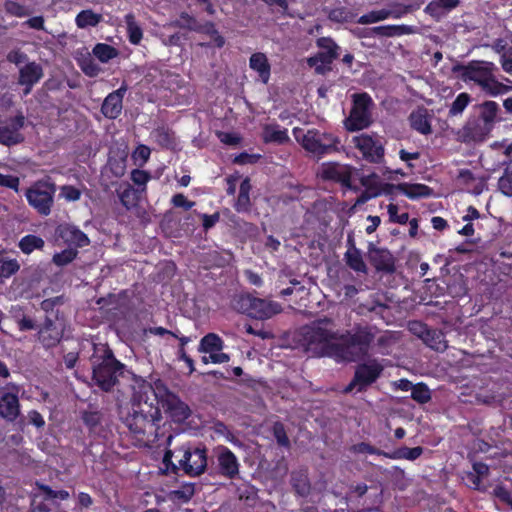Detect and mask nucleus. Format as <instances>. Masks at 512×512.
<instances>
[{"mask_svg": "<svg viewBox=\"0 0 512 512\" xmlns=\"http://www.w3.org/2000/svg\"><path fill=\"white\" fill-rule=\"evenodd\" d=\"M20 391L21 386L14 382L0 387V417L8 422H14L20 415Z\"/></svg>", "mask_w": 512, "mask_h": 512, "instance_id": "12", "label": "nucleus"}, {"mask_svg": "<svg viewBox=\"0 0 512 512\" xmlns=\"http://www.w3.org/2000/svg\"><path fill=\"white\" fill-rule=\"evenodd\" d=\"M155 142L163 149L174 150L177 146L175 133L167 126H159L152 131Z\"/></svg>", "mask_w": 512, "mask_h": 512, "instance_id": "33", "label": "nucleus"}, {"mask_svg": "<svg viewBox=\"0 0 512 512\" xmlns=\"http://www.w3.org/2000/svg\"><path fill=\"white\" fill-rule=\"evenodd\" d=\"M224 348V341L216 333H208L202 337L198 351L201 353L220 352Z\"/></svg>", "mask_w": 512, "mask_h": 512, "instance_id": "36", "label": "nucleus"}, {"mask_svg": "<svg viewBox=\"0 0 512 512\" xmlns=\"http://www.w3.org/2000/svg\"><path fill=\"white\" fill-rule=\"evenodd\" d=\"M375 327L356 324L352 331L339 333L337 343L326 346L327 357L337 362H356L369 356L375 340Z\"/></svg>", "mask_w": 512, "mask_h": 512, "instance_id": "3", "label": "nucleus"}, {"mask_svg": "<svg viewBox=\"0 0 512 512\" xmlns=\"http://www.w3.org/2000/svg\"><path fill=\"white\" fill-rule=\"evenodd\" d=\"M25 118L23 115H16L8 120V124L0 126V144L7 147L20 144L24 141V136L20 130L24 127Z\"/></svg>", "mask_w": 512, "mask_h": 512, "instance_id": "14", "label": "nucleus"}, {"mask_svg": "<svg viewBox=\"0 0 512 512\" xmlns=\"http://www.w3.org/2000/svg\"><path fill=\"white\" fill-rule=\"evenodd\" d=\"M369 261L377 271L393 273L396 269L392 253L386 248H377L372 243L369 246Z\"/></svg>", "mask_w": 512, "mask_h": 512, "instance_id": "19", "label": "nucleus"}, {"mask_svg": "<svg viewBox=\"0 0 512 512\" xmlns=\"http://www.w3.org/2000/svg\"><path fill=\"white\" fill-rule=\"evenodd\" d=\"M323 178L340 183L345 187H351V171L338 164H330L323 169Z\"/></svg>", "mask_w": 512, "mask_h": 512, "instance_id": "26", "label": "nucleus"}, {"mask_svg": "<svg viewBox=\"0 0 512 512\" xmlns=\"http://www.w3.org/2000/svg\"><path fill=\"white\" fill-rule=\"evenodd\" d=\"M171 203L174 207L183 208L186 211L190 210L195 205V202L188 200L182 193L173 195Z\"/></svg>", "mask_w": 512, "mask_h": 512, "instance_id": "64", "label": "nucleus"}, {"mask_svg": "<svg viewBox=\"0 0 512 512\" xmlns=\"http://www.w3.org/2000/svg\"><path fill=\"white\" fill-rule=\"evenodd\" d=\"M470 102V94H468L467 92H462L458 94L455 100L450 105L448 115L450 117L461 115Z\"/></svg>", "mask_w": 512, "mask_h": 512, "instance_id": "45", "label": "nucleus"}, {"mask_svg": "<svg viewBox=\"0 0 512 512\" xmlns=\"http://www.w3.org/2000/svg\"><path fill=\"white\" fill-rule=\"evenodd\" d=\"M459 3V0H433L426 5L424 12L435 20H440L448 12L456 8Z\"/></svg>", "mask_w": 512, "mask_h": 512, "instance_id": "25", "label": "nucleus"}, {"mask_svg": "<svg viewBox=\"0 0 512 512\" xmlns=\"http://www.w3.org/2000/svg\"><path fill=\"white\" fill-rule=\"evenodd\" d=\"M395 343V340L391 334H384L377 338L375 344V353L388 356L392 352V346Z\"/></svg>", "mask_w": 512, "mask_h": 512, "instance_id": "48", "label": "nucleus"}, {"mask_svg": "<svg viewBox=\"0 0 512 512\" xmlns=\"http://www.w3.org/2000/svg\"><path fill=\"white\" fill-rule=\"evenodd\" d=\"M81 420L87 427L90 435L100 436L103 431V413L99 410H84L81 412Z\"/></svg>", "mask_w": 512, "mask_h": 512, "instance_id": "32", "label": "nucleus"}, {"mask_svg": "<svg viewBox=\"0 0 512 512\" xmlns=\"http://www.w3.org/2000/svg\"><path fill=\"white\" fill-rule=\"evenodd\" d=\"M411 398L418 404H426L431 400V391L425 383L419 382L414 385Z\"/></svg>", "mask_w": 512, "mask_h": 512, "instance_id": "47", "label": "nucleus"}, {"mask_svg": "<svg viewBox=\"0 0 512 512\" xmlns=\"http://www.w3.org/2000/svg\"><path fill=\"white\" fill-rule=\"evenodd\" d=\"M56 187L54 183L39 180L25 192L28 204L41 216H48L54 204Z\"/></svg>", "mask_w": 512, "mask_h": 512, "instance_id": "10", "label": "nucleus"}, {"mask_svg": "<svg viewBox=\"0 0 512 512\" xmlns=\"http://www.w3.org/2000/svg\"><path fill=\"white\" fill-rule=\"evenodd\" d=\"M220 475L235 479L239 474V462L236 455L226 446H221L217 454Z\"/></svg>", "mask_w": 512, "mask_h": 512, "instance_id": "18", "label": "nucleus"}, {"mask_svg": "<svg viewBox=\"0 0 512 512\" xmlns=\"http://www.w3.org/2000/svg\"><path fill=\"white\" fill-rule=\"evenodd\" d=\"M492 127L485 124L478 118L467 121L463 127V137L465 141L483 142L489 136Z\"/></svg>", "mask_w": 512, "mask_h": 512, "instance_id": "21", "label": "nucleus"}, {"mask_svg": "<svg viewBox=\"0 0 512 512\" xmlns=\"http://www.w3.org/2000/svg\"><path fill=\"white\" fill-rule=\"evenodd\" d=\"M249 66L258 73L259 78L264 84L270 79L271 66L267 56L264 53L256 52L249 59Z\"/></svg>", "mask_w": 512, "mask_h": 512, "instance_id": "28", "label": "nucleus"}, {"mask_svg": "<svg viewBox=\"0 0 512 512\" xmlns=\"http://www.w3.org/2000/svg\"><path fill=\"white\" fill-rule=\"evenodd\" d=\"M403 29L404 26L386 25L374 27L373 31L375 34L379 36L393 37L396 35H400Z\"/></svg>", "mask_w": 512, "mask_h": 512, "instance_id": "60", "label": "nucleus"}, {"mask_svg": "<svg viewBox=\"0 0 512 512\" xmlns=\"http://www.w3.org/2000/svg\"><path fill=\"white\" fill-rule=\"evenodd\" d=\"M497 67L493 62L472 60L467 64L458 63L452 67V72L465 83H474L489 96H499L507 93L510 88L496 79Z\"/></svg>", "mask_w": 512, "mask_h": 512, "instance_id": "5", "label": "nucleus"}, {"mask_svg": "<svg viewBox=\"0 0 512 512\" xmlns=\"http://www.w3.org/2000/svg\"><path fill=\"white\" fill-rule=\"evenodd\" d=\"M232 307L241 314H245L256 320H266L282 311L277 302L266 300L253 295L239 294L232 300Z\"/></svg>", "mask_w": 512, "mask_h": 512, "instance_id": "8", "label": "nucleus"}, {"mask_svg": "<svg viewBox=\"0 0 512 512\" xmlns=\"http://www.w3.org/2000/svg\"><path fill=\"white\" fill-rule=\"evenodd\" d=\"M409 123L413 130L417 131L422 135H428L432 133V126L430 116L427 109L418 108L411 112L409 115Z\"/></svg>", "mask_w": 512, "mask_h": 512, "instance_id": "24", "label": "nucleus"}, {"mask_svg": "<svg viewBox=\"0 0 512 512\" xmlns=\"http://www.w3.org/2000/svg\"><path fill=\"white\" fill-rule=\"evenodd\" d=\"M195 494L194 483H184L178 490L172 491L174 499L179 500L183 503L189 502Z\"/></svg>", "mask_w": 512, "mask_h": 512, "instance_id": "54", "label": "nucleus"}, {"mask_svg": "<svg viewBox=\"0 0 512 512\" xmlns=\"http://www.w3.org/2000/svg\"><path fill=\"white\" fill-rule=\"evenodd\" d=\"M262 140L264 143L285 144L290 141L288 130L278 124H266L263 127Z\"/></svg>", "mask_w": 512, "mask_h": 512, "instance_id": "29", "label": "nucleus"}, {"mask_svg": "<svg viewBox=\"0 0 512 512\" xmlns=\"http://www.w3.org/2000/svg\"><path fill=\"white\" fill-rule=\"evenodd\" d=\"M20 269V264L17 259L7 257L0 258V278H10L16 274Z\"/></svg>", "mask_w": 512, "mask_h": 512, "instance_id": "46", "label": "nucleus"}, {"mask_svg": "<svg viewBox=\"0 0 512 512\" xmlns=\"http://www.w3.org/2000/svg\"><path fill=\"white\" fill-rule=\"evenodd\" d=\"M44 72L42 66L29 61L19 69L18 84L23 86V94L27 96L31 93L33 87L43 78Z\"/></svg>", "mask_w": 512, "mask_h": 512, "instance_id": "15", "label": "nucleus"}, {"mask_svg": "<svg viewBox=\"0 0 512 512\" xmlns=\"http://www.w3.org/2000/svg\"><path fill=\"white\" fill-rule=\"evenodd\" d=\"M415 326L420 327V336L426 341L429 346L435 350L443 351L447 348L444 334L436 329H431L427 325L414 321L410 323V330H414Z\"/></svg>", "mask_w": 512, "mask_h": 512, "instance_id": "22", "label": "nucleus"}, {"mask_svg": "<svg viewBox=\"0 0 512 512\" xmlns=\"http://www.w3.org/2000/svg\"><path fill=\"white\" fill-rule=\"evenodd\" d=\"M373 106L374 102L368 93L354 94L350 113L344 120L345 129L355 132L368 128L373 122Z\"/></svg>", "mask_w": 512, "mask_h": 512, "instance_id": "9", "label": "nucleus"}, {"mask_svg": "<svg viewBox=\"0 0 512 512\" xmlns=\"http://www.w3.org/2000/svg\"><path fill=\"white\" fill-rule=\"evenodd\" d=\"M499 190L506 196L512 197V170L506 168L498 180Z\"/></svg>", "mask_w": 512, "mask_h": 512, "instance_id": "56", "label": "nucleus"}, {"mask_svg": "<svg viewBox=\"0 0 512 512\" xmlns=\"http://www.w3.org/2000/svg\"><path fill=\"white\" fill-rule=\"evenodd\" d=\"M102 21V15L95 13L91 9L80 11L76 18L75 23L78 28L95 27Z\"/></svg>", "mask_w": 512, "mask_h": 512, "instance_id": "40", "label": "nucleus"}, {"mask_svg": "<svg viewBox=\"0 0 512 512\" xmlns=\"http://www.w3.org/2000/svg\"><path fill=\"white\" fill-rule=\"evenodd\" d=\"M396 189L408 197L409 199L416 200L420 198L430 197L432 195V188L421 183H399Z\"/></svg>", "mask_w": 512, "mask_h": 512, "instance_id": "27", "label": "nucleus"}, {"mask_svg": "<svg viewBox=\"0 0 512 512\" xmlns=\"http://www.w3.org/2000/svg\"><path fill=\"white\" fill-rule=\"evenodd\" d=\"M462 479L467 487L474 490H481L482 479L474 471L465 472Z\"/></svg>", "mask_w": 512, "mask_h": 512, "instance_id": "63", "label": "nucleus"}, {"mask_svg": "<svg viewBox=\"0 0 512 512\" xmlns=\"http://www.w3.org/2000/svg\"><path fill=\"white\" fill-rule=\"evenodd\" d=\"M384 370L383 365L376 359L360 363L356 366L354 376L350 383L344 388V393L365 392L381 376Z\"/></svg>", "mask_w": 512, "mask_h": 512, "instance_id": "11", "label": "nucleus"}, {"mask_svg": "<svg viewBox=\"0 0 512 512\" xmlns=\"http://www.w3.org/2000/svg\"><path fill=\"white\" fill-rule=\"evenodd\" d=\"M350 451L354 454H370V455H378L386 458V452L375 446L371 445L368 442H360L354 444L350 447Z\"/></svg>", "mask_w": 512, "mask_h": 512, "instance_id": "51", "label": "nucleus"}, {"mask_svg": "<svg viewBox=\"0 0 512 512\" xmlns=\"http://www.w3.org/2000/svg\"><path fill=\"white\" fill-rule=\"evenodd\" d=\"M499 110L500 108L497 102L484 101L479 105V116L477 118L494 128Z\"/></svg>", "mask_w": 512, "mask_h": 512, "instance_id": "34", "label": "nucleus"}, {"mask_svg": "<svg viewBox=\"0 0 512 512\" xmlns=\"http://www.w3.org/2000/svg\"><path fill=\"white\" fill-rule=\"evenodd\" d=\"M30 512H66L61 510L60 504L56 502L47 503L45 501H38L35 496L31 502Z\"/></svg>", "mask_w": 512, "mask_h": 512, "instance_id": "52", "label": "nucleus"}, {"mask_svg": "<svg viewBox=\"0 0 512 512\" xmlns=\"http://www.w3.org/2000/svg\"><path fill=\"white\" fill-rule=\"evenodd\" d=\"M127 91V85L123 83L117 90L109 93L102 105L101 113L108 119L114 120L118 118L123 109V98Z\"/></svg>", "mask_w": 512, "mask_h": 512, "instance_id": "17", "label": "nucleus"}, {"mask_svg": "<svg viewBox=\"0 0 512 512\" xmlns=\"http://www.w3.org/2000/svg\"><path fill=\"white\" fill-rule=\"evenodd\" d=\"M77 254L78 252L75 249H64L61 252H57L53 255L52 262L59 267H63L71 263L77 257Z\"/></svg>", "mask_w": 512, "mask_h": 512, "instance_id": "55", "label": "nucleus"}, {"mask_svg": "<svg viewBox=\"0 0 512 512\" xmlns=\"http://www.w3.org/2000/svg\"><path fill=\"white\" fill-rule=\"evenodd\" d=\"M387 211L391 222L404 225L409 221V214L407 212L398 214L399 208L396 204H389Z\"/></svg>", "mask_w": 512, "mask_h": 512, "instance_id": "58", "label": "nucleus"}, {"mask_svg": "<svg viewBox=\"0 0 512 512\" xmlns=\"http://www.w3.org/2000/svg\"><path fill=\"white\" fill-rule=\"evenodd\" d=\"M291 485L296 494L305 497L310 493V482L306 475L302 473H292Z\"/></svg>", "mask_w": 512, "mask_h": 512, "instance_id": "43", "label": "nucleus"}, {"mask_svg": "<svg viewBox=\"0 0 512 512\" xmlns=\"http://www.w3.org/2000/svg\"><path fill=\"white\" fill-rule=\"evenodd\" d=\"M252 185L249 177L244 178L239 186V193L233 205L238 213L249 214L252 210V202L250 199V192Z\"/></svg>", "mask_w": 512, "mask_h": 512, "instance_id": "23", "label": "nucleus"}, {"mask_svg": "<svg viewBox=\"0 0 512 512\" xmlns=\"http://www.w3.org/2000/svg\"><path fill=\"white\" fill-rule=\"evenodd\" d=\"M272 433H273V436H274L277 444L280 447L290 449L291 443H290L289 437L287 435L285 426L282 422H280V421L274 422V424L272 426Z\"/></svg>", "mask_w": 512, "mask_h": 512, "instance_id": "49", "label": "nucleus"}, {"mask_svg": "<svg viewBox=\"0 0 512 512\" xmlns=\"http://www.w3.org/2000/svg\"><path fill=\"white\" fill-rule=\"evenodd\" d=\"M44 246V240L40 236L34 234H27L23 236L18 243L19 249L26 255L31 254L34 250H42Z\"/></svg>", "mask_w": 512, "mask_h": 512, "instance_id": "39", "label": "nucleus"}, {"mask_svg": "<svg viewBox=\"0 0 512 512\" xmlns=\"http://www.w3.org/2000/svg\"><path fill=\"white\" fill-rule=\"evenodd\" d=\"M5 11L16 17H25L28 15V10L26 7L16 1L7 0L4 4Z\"/></svg>", "mask_w": 512, "mask_h": 512, "instance_id": "57", "label": "nucleus"}, {"mask_svg": "<svg viewBox=\"0 0 512 512\" xmlns=\"http://www.w3.org/2000/svg\"><path fill=\"white\" fill-rule=\"evenodd\" d=\"M387 16H388V13L386 11H384V10L373 11V12H370L368 14L362 15L359 18L358 22L360 24L375 23V22H378V21L386 19Z\"/></svg>", "mask_w": 512, "mask_h": 512, "instance_id": "61", "label": "nucleus"}, {"mask_svg": "<svg viewBox=\"0 0 512 512\" xmlns=\"http://www.w3.org/2000/svg\"><path fill=\"white\" fill-rule=\"evenodd\" d=\"M424 452L423 447L416 446V447H399L391 452H386V458L392 459V460H400L405 459L409 461H415L418 459Z\"/></svg>", "mask_w": 512, "mask_h": 512, "instance_id": "35", "label": "nucleus"}, {"mask_svg": "<svg viewBox=\"0 0 512 512\" xmlns=\"http://www.w3.org/2000/svg\"><path fill=\"white\" fill-rule=\"evenodd\" d=\"M300 342L306 350H314L320 356H327L326 346L336 344L339 332L335 330V323L331 318L324 317L305 325L300 330Z\"/></svg>", "mask_w": 512, "mask_h": 512, "instance_id": "6", "label": "nucleus"}, {"mask_svg": "<svg viewBox=\"0 0 512 512\" xmlns=\"http://www.w3.org/2000/svg\"><path fill=\"white\" fill-rule=\"evenodd\" d=\"M349 248L344 258L347 266L356 272L366 273L367 267L362 258L361 251L355 246L354 240L348 237Z\"/></svg>", "mask_w": 512, "mask_h": 512, "instance_id": "30", "label": "nucleus"}, {"mask_svg": "<svg viewBox=\"0 0 512 512\" xmlns=\"http://www.w3.org/2000/svg\"><path fill=\"white\" fill-rule=\"evenodd\" d=\"M55 318L45 316L38 329V340L46 348L55 347L63 337V328L57 325Z\"/></svg>", "mask_w": 512, "mask_h": 512, "instance_id": "16", "label": "nucleus"}, {"mask_svg": "<svg viewBox=\"0 0 512 512\" xmlns=\"http://www.w3.org/2000/svg\"><path fill=\"white\" fill-rule=\"evenodd\" d=\"M319 51H323L334 59L340 56V47L331 37H319L316 40Z\"/></svg>", "mask_w": 512, "mask_h": 512, "instance_id": "44", "label": "nucleus"}, {"mask_svg": "<svg viewBox=\"0 0 512 512\" xmlns=\"http://www.w3.org/2000/svg\"><path fill=\"white\" fill-rule=\"evenodd\" d=\"M120 419L140 446H159L158 430L162 419L159 400L153 387L141 380L139 391H134L130 405L120 411Z\"/></svg>", "mask_w": 512, "mask_h": 512, "instance_id": "1", "label": "nucleus"}, {"mask_svg": "<svg viewBox=\"0 0 512 512\" xmlns=\"http://www.w3.org/2000/svg\"><path fill=\"white\" fill-rule=\"evenodd\" d=\"M150 154V148L144 144H140L134 150L132 157L135 161L140 159L141 163L139 164V166H143L149 160Z\"/></svg>", "mask_w": 512, "mask_h": 512, "instance_id": "62", "label": "nucleus"}, {"mask_svg": "<svg viewBox=\"0 0 512 512\" xmlns=\"http://www.w3.org/2000/svg\"><path fill=\"white\" fill-rule=\"evenodd\" d=\"M207 448L193 446L190 443L171 450L167 449L163 456V473L178 474L179 470L190 477L202 475L207 468Z\"/></svg>", "mask_w": 512, "mask_h": 512, "instance_id": "4", "label": "nucleus"}, {"mask_svg": "<svg viewBox=\"0 0 512 512\" xmlns=\"http://www.w3.org/2000/svg\"><path fill=\"white\" fill-rule=\"evenodd\" d=\"M151 179V174L148 171L141 169H134L131 172V180L138 187H142L145 190L147 182Z\"/></svg>", "mask_w": 512, "mask_h": 512, "instance_id": "59", "label": "nucleus"}, {"mask_svg": "<svg viewBox=\"0 0 512 512\" xmlns=\"http://www.w3.org/2000/svg\"><path fill=\"white\" fill-rule=\"evenodd\" d=\"M65 301L66 298L64 295L47 298L40 303V308L45 312L46 316L58 319L59 310H55V308L62 306Z\"/></svg>", "mask_w": 512, "mask_h": 512, "instance_id": "42", "label": "nucleus"}, {"mask_svg": "<svg viewBox=\"0 0 512 512\" xmlns=\"http://www.w3.org/2000/svg\"><path fill=\"white\" fill-rule=\"evenodd\" d=\"M90 362L92 365V380L104 392H111L119 383V378H132L138 386L143 380L126 369V366L116 359L108 345L94 344Z\"/></svg>", "mask_w": 512, "mask_h": 512, "instance_id": "2", "label": "nucleus"}, {"mask_svg": "<svg viewBox=\"0 0 512 512\" xmlns=\"http://www.w3.org/2000/svg\"><path fill=\"white\" fill-rule=\"evenodd\" d=\"M334 60V58L323 51H318L314 56L308 58L307 63L310 67H315L316 73L324 74L326 71L331 70V64Z\"/></svg>", "mask_w": 512, "mask_h": 512, "instance_id": "38", "label": "nucleus"}, {"mask_svg": "<svg viewBox=\"0 0 512 512\" xmlns=\"http://www.w3.org/2000/svg\"><path fill=\"white\" fill-rule=\"evenodd\" d=\"M120 202L127 209L135 207L138 203V191L131 185H127L119 194Z\"/></svg>", "mask_w": 512, "mask_h": 512, "instance_id": "50", "label": "nucleus"}, {"mask_svg": "<svg viewBox=\"0 0 512 512\" xmlns=\"http://www.w3.org/2000/svg\"><path fill=\"white\" fill-rule=\"evenodd\" d=\"M328 18L336 23H348L353 19L352 12L346 7H335L328 13Z\"/></svg>", "mask_w": 512, "mask_h": 512, "instance_id": "53", "label": "nucleus"}, {"mask_svg": "<svg viewBox=\"0 0 512 512\" xmlns=\"http://www.w3.org/2000/svg\"><path fill=\"white\" fill-rule=\"evenodd\" d=\"M93 55L101 62L107 63L119 55V51L106 43H97L92 50Z\"/></svg>", "mask_w": 512, "mask_h": 512, "instance_id": "41", "label": "nucleus"}, {"mask_svg": "<svg viewBox=\"0 0 512 512\" xmlns=\"http://www.w3.org/2000/svg\"><path fill=\"white\" fill-rule=\"evenodd\" d=\"M352 142L368 162L381 163L383 161L384 146L376 137L363 133L354 136Z\"/></svg>", "mask_w": 512, "mask_h": 512, "instance_id": "13", "label": "nucleus"}, {"mask_svg": "<svg viewBox=\"0 0 512 512\" xmlns=\"http://www.w3.org/2000/svg\"><path fill=\"white\" fill-rule=\"evenodd\" d=\"M166 411L174 422L181 423L187 420L191 414V410L187 404L177 397H172L166 403Z\"/></svg>", "mask_w": 512, "mask_h": 512, "instance_id": "31", "label": "nucleus"}, {"mask_svg": "<svg viewBox=\"0 0 512 512\" xmlns=\"http://www.w3.org/2000/svg\"><path fill=\"white\" fill-rule=\"evenodd\" d=\"M296 139L308 153L317 159L339 153L343 149L341 140L337 135L315 128L308 129L302 138L296 136Z\"/></svg>", "mask_w": 512, "mask_h": 512, "instance_id": "7", "label": "nucleus"}, {"mask_svg": "<svg viewBox=\"0 0 512 512\" xmlns=\"http://www.w3.org/2000/svg\"><path fill=\"white\" fill-rule=\"evenodd\" d=\"M124 22L126 24L129 42L133 45H138L143 38V30L136 22L135 15L133 13L126 14L124 16Z\"/></svg>", "mask_w": 512, "mask_h": 512, "instance_id": "37", "label": "nucleus"}, {"mask_svg": "<svg viewBox=\"0 0 512 512\" xmlns=\"http://www.w3.org/2000/svg\"><path fill=\"white\" fill-rule=\"evenodd\" d=\"M56 234L59 239L69 246L84 247L90 243L88 236L74 225L60 224L56 228Z\"/></svg>", "mask_w": 512, "mask_h": 512, "instance_id": "20", "label": "nucleus"}]
</instances>
